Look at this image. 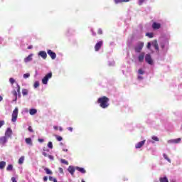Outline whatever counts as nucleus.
I'll use <instances>...</instances> for the list:
<instances>
[{"label": "nucleus", "mask_w": 182, "mask_h": 182, "mask_svg": "<svg viewBox=\"0 0 182 182\" xmlns=\"http://www.w3.org/2000/svg\"><path fill=\"white\" fill-rule=\"evenodd\" d=\"M58 141H62V140H63V138H62V136H59V135H57L55 136Z\"/></svg>", "instance_id": "nucleus-33"}, {"label": "nucleus", "mask_w": 182, "mask_h": 182, "mask_svg": "<svg viewBox=\"0 0 182 182\" xmlns=\"http://www.w3.org/2000/svg\"><path fill=\"white\" fill-rule=\"evenodd\" d=\"M17 87H18L17 92L18 93V95H21V86L17 85Z\"/></svg>", "instance_id": "nucleus-41"}, {"label": "nucleus", "mask_w": 182, "mask_h": 182, "mask_svg": "<svg viewBox=\"0 0 182 182\" xmlns=\"http://www.w3.org/2000/svg\"><path fill=\"white\" fill-rule=\"evenodd\" d=\"M46 174H50V175H52L53 174V173L52 172V171H50V169L48 168H44Z\"/></svg>", "instance_id": "nucleus-26"}, {"label": "nucleus", "mask_w": 182, "mask_h": 182, "mask_svg": "<svg viewBox=\"0 0 182 182\" xmlns=\"http://www.w3.org/2000/svg\"><path fill=\"white\" fill-rule=\"evenodd\" d=\"M152 28L153 29H154L155 31L157 29H160V28H161V24L156 23V22H154L152 24Z\"/></svg>", "instance_id": "nucleus-12"}, {"label": "nucleus", "mask_w": 182, "mask_h": 182, "mask_svg": "<svg viewBox=\"0 0 182 182\" xmlns=\"http://www.w3.org/2000/svg\"><path fill=\"white\" fill-rule=\"evenodd\" d=\"M102 46H103V41H101L97 42L95 46V52H99V50H100V48H102Z\"/></svg>", "instance_id": "nucleus-6"}, {"label": "nucleus", "mask_w": 182, "mask_h": 182, "mask_svg": "<svg viewBox=\"0 0 182 182\" xmlns=\"http://www.w3.org/2000/svg\"><path fill=\"white\" fill-rule=\"evenodd\" d=\"M170 141H171V143H175L176 144H177L178 143H180V141H181V139L178 138L176 139H172Z\"/></svg>", "instance_id": "nucleus-22"}, {"label": "nucleus", "mask_w": 182, "mask_h": 182, "mask_svg": "<svg viewBox=\"0 0 182 182\" xmlns=\"http://www.w3.org/2000/svg\"><path fill=\"white\" fill-rule=\"evenodd\" d=\"M22 94H23V96L28 95V90L26 89H23L22 90Z\"/></svg>", "instance_id": "nucleus-29"}, {"label": "nucleus", "mask_w": 182, "mask_h": 182, "mask_svg": "<svg viewBox=\"0 0 182 182\" xmlns=\"http://www.w3.org/2000/svg\"><path fill=\"white\" fill-rule=\"evenodd\" d=\"M12 134H14V132H12V129H11V127H9L6 129V132H5V136L7 139H11L12 138Z\"/></svg>", "instance_id": "nucleus-4"}, {"label": "nucleus", "mask_w": 182, "mask_h": 182, "mask_svg": "<svg viewBox=\"0 0 182 182\" xmlns=\"http://www.w3.org/2000/svg\"><path fill=\"white\" fill-rule=\"evenodd\" d=\"M59 130H60V132H63V129L62 128V127H59Z\"/></svg>", "instance_id": "nucleus-55"}, {"label": "nucleus", "mask_w": 182, "mask_h": 182, "mask_svg": "<svg viewBox=\"0 0 182 182\" xmlns=\"http://www.w3.org/2000/svg\"><path fill=\"white\" fill-rule=\"evenodd\" d=\"M147 49H150L151 48V43L149 42L146 46Z\"/></svg>", "instance_id": "nucleus-43"}, {"label": "nucleus", "mask_w": 182, "mask_h": 182, "mask_svg": "<svg viewBox=\"0 0 182 182\" xmlns=\"http://www.w3.org/2000/svg\"><path fill=\"white\" fill-rule=\"evenodd\" d=\"M14 170V166L12 164H9L6 167V171H12Z\"/></svg>", "instance_id": "nucleus-24"}, {"label": "nucleus", "mask_w": 182, "mask_h": 182, "mask_svg": "<svg viewBox=\"0 0 182 182\" xmlns=\"http://www.w3.org/2000/svg\"><path fill=\"white\" fill-rule=\"evenodd\" d=\"M164 46H165L164 44H163V43L161 44V48L162 49H164Z\"/></svg>", "instance_id": "nucleus-54"}, {"label": "nucleus", "mask_w": 182, "mask_h": 182, "mask_svg": "<svg viewBox=\"0 0 182 182\" xmlns=\"http://www.w3.org/2000/svg\"><path fill=\"white\" fill-rule=\"evenodd\" d=\"M52 77V73H48L46 76L42 79L43 85H48V80Z\"/></svg>", "instance_id": "nucleus-3"}, {"label": "nucleus", "mask_w": 182, "mask_h": 182, "mask_svg": "<svg viewBox=\"0 0 182 182\" xmlns=\"http://www.w3.org/2000/svg\"><path fill=\"white\" fill-rule=\"evenodd\" d=\"M145 61L149 65H153V59L151 58V55L150 54H146L145 56Z\"/></svg>", "instance_id": "nucleus-7"}, {"label": "nucleus", "mask_w": 182, "mask_h": 182, "mask_svg": "<svg viewBox=\"0 0 182 182\" xmlns=\"http://www.w3.org/2000/svg\"><path fill=\"white\" fill-rule=\"evenodd\" d=\"M38 141L40 143H43L44 140H43V139H38Z\"/></svg>", "instance_id": "nucleus-51"}, {"label": "nucleus", "mask_w": 182, "mask_h": 182, "mask_svg": "<svg viewBox=\"0 0 182 182\" xmlns=\"http://www.w3.org/2000/svg\"><path fill=\"white\" fill-rule=\"evenodd\" d=\"M25 141L26 143V144H28L29 146H33V143H32V139L31 138H26L25 139Z\"/></svg>", "instance_id": "nucleus-18"}, {"label": "nucleus", "mask_w": 182, "mask_h": 182, "mask_svg": "<svg viewBox=\"0 0 182 182\" xmlns=\"http://www.w3.org/2000/svg\"><path fill=\"white\" fill-rule=\"evenodd\" d=\"M38 55H39V56L43 58V59H46V58H48V54H46V53L45 51H40L38 53Z\"/></svg>", "instance_id": "nucleus-14"}, {"label": "nucleus", "mask_w": 182, "mask_h": 182, "mask_svg": "<svg viewBox=\"0 0 182 182\" xmlns=\"http://www.w3.org/2000/svg\"><path fill=\"white\" fill-rule=\"evenodd\" d=\"M144 56H145V53L144 52L141 53L138 56L139 62H140L141 63L144 62Z\"/></svg>", "instance_id": "nucleus-10"}, {"label": "nucleus", "mask_w": 182, "mask_h": 182, "mask_svg": "<svg viewBox=\"0 0 182 182\" xmlns=\"http://www.w3.org/2000/svg\"><path fill=\"white\" fill-rule=\"evenodd\" d=\"M8 143V138L6 136L0 137V144L1 146H5Z\"/></svg>", "instance_id": "nucleus-8"}, {"label": "nucleus", "mask_w": 182, "mask_h": 182, "mask_svg": "<svg viewBox=\"0 0 182 182\" xmlns=\"http://www.w3.org/2000/svg\"><path fill=\"white\" fill-rule=\"evenodd\" d=\"M13 95L16 97V100L18 99V92L16 91H13Z\"/></svg>", "instance_id": "nucleus-37"}, {"label": "nucleus", "mask_w": 182, "mask_h": 182, "mask_svg": "<svg viewBox=\"0 0 182 182\" xmlns=\"http://www.w3.org/2000/svg\"><path fill=\"white\" fill-rule=\"evenodd\" d=\"M163 156L165 159V160H167V161H168V163H171V160H170V159L168 158V156L166 154H164Z\"/></svg>", "instance_id": "nucleus-27"}, {"label": "nucleus", "mask_w": 182, "mask_h": 182, "mask_svg": "<svg viewBox=\"0 0 182 182\" xmlns=\"http://www.w3.org/2000/svg\"><path fill=\"white\" fill-rule=\"evenodd\" d=\"M146 143V140L141 141L135 145V149H141V146Z\"/></svg>", "instance_id": "nucleus-11"}, {"label": "nucleus", "mask_w": 182, "mask_h": 182, "mask_svg": "<svg viewBox=\"0 0 182 182\" xmlns=\"http://www.w3.org/2000/svg\"><path fill=\"white\" fill-rule=\"evenodd\" d=\"M11 181H12V182H18V181H16V178H15V177H11Z\"/></svg>", "instance_id": "nucleus-48"}, {"label": "nucleus", "mask_w": 182, "mask_h": 182, "mask_svg": "<svg viewBox=\"0 0 182 182\" xmlns=\"http://www.w3.org/2000/svg\"><path fill=\"white\" fill-rule=\"evenodd\" d=\"M144 46V42H141V41L138 42L134 47L135 52H136V53H140L143 50Z\"/></svg>", "instance_id": "nucleus-2"}, {"label": "nucleus", "mask_w": 182, "mask_h": 182, "mask_svg": "<svg viewBox=\"0 0 182 182\" xmlns=\"http://www.w3.org/2000/svg\"><path fill=\"white\" fill-rule=\"evenodd\" d=\"M97 33H98L99 35H102L103 31H102L101 28H100V29L98 30Z\"/></svg>", "instance_id": "nucleus-45"}, {"label": "nucleus", "mask_w": 182, "mask_h": 182, "mask_svg": "<svg viewBox=\"0 0 182 182\" xmlns=\"http://www.w3.org/2000/svg\"><path fill=\"white\" fill-rule=\"evenodd\" d=\"M138 79H143V77L139 76V77H138Z\"/></svg>", "instance_id": "nucleus-59"}, {"label": "nucleus", "mask_w": 182, "mask_h": 182, "mask_svg": "<svg viewBox=\"0 0 182 182\" xmlns=\"http://www.w3.org/2000/svg\"><path fill=\"white\" fill-rule=\"evenodd\" d=\"M43 181H48V176L43 177Z\"/></svg>", "instance_id": "nucleus-52"}, {"label": "nucleus", "mask_w": 182, "mask_h": 182, "mask_svg": "<svg viewBox=\"0 0 182 182\" xmlns=\"http://www.w3.org/2000/svg\"><path fill=\"white\" fill-rule=\"evenodd\" d=\"M49 180L50 181L58 182V179L53 178V176H49Z\"/></svg>", "instance_id": "nucleus-31"}, {"label": "nucleus", "mask_w": 182, "mask_h": 182, "mask_svg": "<svg viewBox=\"0 0 182 182\" xmlns=\"http://www.w3.org/2000/svg\"><path fill=\"white\" fill-rule=\"evenodd\" d=\"M48 147L49 149H53V144H52V141H49L48 144Z\"/></svg>", "instance_id": "nucleus-34"}, {"label": "nucleus", "mask_w": 182, "mask_h": 182, "mask_svg": "<svg viewBox=\"0 0 182 182\" xmlns=\"http://www.w3.org/2000/svg\"><path fill=\"white\" fill-rule=\"evenodd\" d=\"M31 76V74L29 73H26L23 75V78L24 79H28V77H29Z\"/></svg>", "instance_id": "nucleus-36"}, {"label": "nucleus", "mask_w": 182, "mask_h": 182, "mask_svg": "<svg viewBox=\"0 0 182 182\" xmlns=\"http://www.w3.org/2000/svg\"><path fill=\"white\" fill-rule=\"evenodd\" d=\"M76 170H77L78 171H80V173H82V174H85V173H86V170H85L83 168H80L79 166H77L75 168Z\"/></svg>", "instance_id": "nucleus-21"}, {"label": "nucleus", "mask_w": 182, "mask_h": 182, "mask_svg": "<svg viewBox=\"0 0 182 182\" xmlns=\"http://www.w3.org/2000/svg\"><path fill=\"white\" fill-rule=\"evenodd\" d=\"M32 48H33V46H30L28 47V49H32Z\"/></svg>", "instance_id": "nucleus-56"}, {"label": "nucleus", "mask_w": 182, "mask_h": 182, "mask_svg": "<svg viewBox=\"0 0 182 182\" xmlns=\"http://www.w3.org/2000/svg\"><path fill=\"white\" fill-rule=\"evenodd\" d=\"M48 159H50V160H53V159H54L53 156H52V155H48Z\"/></svg>", "instance_id": "nucleus-49"}, {"label": "nucleus", "mask_w": 182, "mask_h": 182, "mask_svg": "<svg viewBox=\"0 0 182 182\" xmlns=\"http://www.w3.org/2000/svg\"><path fill=\"white\" fill-rule=\"evenodd\" d=\"M146 0H139V5L141 6L143 5V3Z\"/></svg>", "instance_id": "nucleus-42"}, {"label": "nucleus", "mask_w": 182, "mask_h": 182, "mask_svg": "<svg viewBox=\"0 0 182 182\" xmlns=\"http://www.w3.org/2000/svg\"><path fill=\"white\" fill-rule=\"evenodd\" d=\"M58 171H59L61 174H63V168H58Z\"/></svg>", "instance_id": "nucleus-46"}, {"label": "nucleus", "mask_w": 182, "mask_h": 182, "mask_svg": "<svg viewBox=\"0 0 182 182\" xmlns=\"http://www.w3.org/2000/svg\"><path fill=\"white\" fill-rule=\"evenodd\" d=\"M48 55L51 58V59H56V53L51 50H48L47 51Z\"/></svg>", "instance_id": "nucleus-9"}, {"label": "nucleus", "mask_w": 182, "mask_h": 182, "mask_svg": "<svg viewBox=\"0 0 182 182\" xmlns=\"http://www.w3.org/2000/svg\"><path fill=\"white\" fill-rule=\"evenodd\" d=\"M32 56H33V54H30L28 57L24 58V62L26 63H28V62H31V60H32Z\"/></svg>", "instance_id": "nucleus-16"}, {"label": "nucleus", "mask_w": 182, "mask_h": 182, "mask_svg": "<svg viewBox=\"0 0 182 182\" xmlns=\"http://www.w3.org/2000/svg\"><path fill=\"white\" fill-rule=\"evenodd\" d=\"M43 156L44 157H48V156H49V154H46V152L43 151Z\"/></svg>", "instance_id": "nucleus-47"}, {"label": "nucleus", "mask_w": 182, "mask_h": 182, "mask_svg": "<svg viewBox=\"0 0 182 182\" xmlns=\"http://www.w3.org/2000/svg\"><path fill=\"white\" fill-rule=\"evenodd\" d=\"M28 132H31V133H33V129H32L31 126L28 127Z\"/></svg>", "instance_id": "nucleus-44"}, {"label": "nucleus", "mask_w": 182, "mask_h": 182, "mask_svg": "<svg viewBox=\"0 0 182 182\" xmlns=\"http://www.w3.org/2000/svg\"><path fill=\"white\" fill-rule=\"evenodd\" d=\"M54 130H59V127L54 126L53 127Z\"/></svg>", "instance_id": "nucleus-53"}, {"label": "nucleus", "mask_w": 182, "mask_h": 182, "mask_svg": "<svg viewBox=\"0 0 182 182\" xmlns=\"http://www.w3.org/2000/svg\"><path fill=\"white\" fill-rule=\"evenodd\" d=\"M138 73H139V75H144V71H143L142 69H139L138 70Z\"/></svg>", "instance_id": "nucleus-38"}, {"label": "nucleus", "mask_w": 182, "mask_h": 182, "mask_svg": "<svg viewBox=\"0 0 182 182\" xmlns=\"http://www.w3.org/2000/svg\"><path fill=\"white\" fill-rule=\"evenodd\" d=\"M5 166H6V162L4 161H0V170H4V168H5Z\"/></svg>", "instance_id": "nucleus-20"}, {"label": "nucleus", "mask_w": 182, "mask_h": 182, "mask_svg": "<svg viewBox=\"0 0 182 182\" xmlns=\"http://www.w3.org/2000/svg\"><path fill=\"white\" fill-rule=\"evenodd\" d=\"M33 87L36 89L37 87H39V82L38 81H36L33 85Z\"/></svg>", "instance_id": "nucleus-32"}, {"label": "nucleus", "mask_w": 182, "mask_h": 182, "mask_svg": "<svg viewBox=\"0 0 182 182\" xmlns=\"http://www.w3.org/2000/svg\"><path fill=\"white\" fill-rule=\"evenodd\" d=\"M18 107L15 108L12 113V119L11 122H16V119H18Z\"/></svg>", "instance_id": "nucleus-5"}, {"label": "nucleus", "mask_w": 182, "mask_h": 182, "mask_svg": "<svg viewBox=\"0 0 182 182\" xmlns=\"http://www.w3.org/2000/svg\"><path fill=\"white\" fill-rule=\"evenodd\" d=\"M160 182H168V179L167 178V176L165 177H161L159 178Z\"/></svg>", "instance_id": "nucleus-23"}, {"label": "nucleus", "mask_w": 182, "mask_h": 182, "mask_svg": "<svg viewBox=\"0 0 182 182\" xmlns=\"http://www.w3.org/2000/svg\"><path fill=\"white\" fill-rule=\"evenodd\" d=\"M152 140H154V141H159L160 139H159V137H157L156 136H153Z\"/></svg>", "instance_id": "nucleus-35"}, {"label": "nucleus", "mask_w": 182, "mask_h": 182, "mask_svg": "<svg viewBox=\"0 0 182 182\" xmlns=\"http://www.w3.org/2000/svg\"><path fill=\"white\" fill-rule=\"evenodd\" d=\"M36 113H38V110L35 108L31 109L29 110V114L31 116H33L34 114H36Z\"/></svg>", "instance_id": "nucleus-17"}, {"label": "nucleus", "mask_w": 182, "mask_h": 182, "mask_svg": "<svg viewBox=\"0 0 182 182\" xmlns=\"http://www.w3.org/2000/svg\"><path fill=\"white\" fill-rule=\"evenodd\" d=\"M151 45L154 48V49L157 50V52H159V43H157V40H154V41H152Z\"/></svg>", "instance_id": "nucleus-13"}, {"label": "nucleus", "mask_w": 182, "mask_h": 182, "mask_svg": "<svg viewBox=\"0 0 182 182\" xmlns=\"http://www.w3.org/2000/svg\"><path fill=\"white\" fill-rule=\"evenodd\" d=\"M4 124H5V121L1 120L0 121V129H1V127H2V126H4Z\"/></svg>", "instance_id": "nucleus-40"}, {"label": "nucleus", "mask_w": 182, "mask_h": 182, "mask_svg": "<svg viewBox=\"0 0 182 182\" xmlns=\"http://www.w3.org/2000/svg\"><path fill=\"white\" fill-rule=\"evenodd\" d=\"M63 151H68V149H63Z\"/></svg>", "instance_id": "nucleus-60"}, {"label": "nucleus", "mask_w": 182, "mask_h": 182, "mask_svg": "<svg viewBox=\"0 0 182 182\" xmlns=\"http://www.w3.org/2000/svg\"><path fill=\"white\" fill-rule=\"evenodd\" d=\"M60 161L63 164H65L66 166H69V162L68 161H66L65 159H61Z\"/></svg>", "instance_id": "nucleus-28"}, {"label": "nucleus", "mask_w": 182, "mask_h": 182, "mask_svg": "<svg viewBox=\"0 0 182 182\" xmlns=\"http://www.w3.org/2000/svg\"><path fill=\"white\" fill-rule=\"evenodd\" d=\"M114 4H123V2H130V0H114Z\"/></svg>", "instance_id": "nucleus-19"}, {"label": "nucleus", "mask_w": 182, "mask_h": 182, "mask_svg": "<svg viewBox=\"0 0 182 182\" xmlns=\"http://www.w3.org/2000/svg\"><path fill=\"white\" fill-rule=\"evenodd\" d=\"M4 98L1 96H0V102H2Z\"/></svg>", "instance_id": "nucleus-57"}, {"label": "nucleus", "mask_w": 182, "mask_h": 182, "mask_svg": "<svg viewBox=\"0 0 182 182\" xmlns=\"http://www.w3.org/2000/svg\"><path fill=\"white\" fill-rule=\"evenodd\" d=\"M23 161H25V156H21L18 159V164H23Z\"/></svg>", "instance_id": "nucleus-25"}, {"label": "nucleus", "mask_w": 182, "mask_h": 182, "mask_svg": "<svg viewBox=\"0 0 182 182\" xmlns=\"http://www.w3.org/2000/svg\"><path fill=\"white\" fill-rule=\"evenodd\" d=\"M82 182H85V180L82 179Z\"/></svg>", "instance_id": "nucleus-61"}, {"label": "nucleus", "mask_w": 182, "mask_h": 182, "mask_svg": "<svg viewBox=\"0 0 182 182\" xmlns=\"http://www.w3.org/2000/svg\"><path fill=\"white\" fill-rule=\"evenodd\" d=\"M75 170V168L72 166H70L68 168V171H69L70 173H71V176H74Z\"/></svg>", "instance_id": "nucleus-15"}, {"label": "nucleus", "mask_w": 182, "mask_h": 182, "mask_svg": "<svg viewBox=\"0 0 182 182\" xmlns=\"http://www.w3.org/2000/svg\"><path fill=\"white\" fill-rule=\"evenodd\" d=\"M43 151H49V149H43Z\"/></svg>", "instance_id": "nucleus-58"}, {"label": "nucleus", "mask_w": 182, "mask_h": 182, "mask_svg": "<svg viewBox=\"0 0 182 182\" xmlns=\"http://www.w3.org/2000/svg\"><path fill=\"white\" fill-rule=\"evenodd\" d=\"M68 130H69V132H73V127H68Z\"/></svg>", "instance_id": "nucleus-50"}, {"label": "nucleus", "mask_w": 182, "mask_h": 182, "mask_svg": "<svg viewBox=\"0 0 182 182\" xmlns=\"http://www.w3.org/2000/svg\"><path fill=\"white\" fill-rule=\"evenodd\" d=\"M109 101L110 100L107 97L103 96L98 98L97 103L98 105H100L102 109H107V107H109Z\"/></svg>", "instance_id": "nucleus-1"}, {"label": "nucleus", "mask_w": 182, "mask_h": 182, "mask_svg": "<svg viewBox=\"0 0 182 182\" xmlns=\"http://www.w3.org/2000/svg\"><path fill=\"white\" fill-rule=\"evenodd\" d=\"M146 36H148V38H153V36H154V34L153 33H146Z\"/></svg>", "instance_id": "nucleus-30"}, {"label": "nucleus", "mask_w": 182, "mask_h": 182, "mask_svg": "<svg viewBox=\"0 0 182 182\" xmlns=\"http://www.w3.org/2000/svg\"><path fill=\"white\" fill-rule=\"evenodd\" d=\"M9 82H10V83H11V85H14V83H15V79L11 77V78L9 79Z\"/></svg>", "instance_id": "nucleus-39"}]
</instances>
